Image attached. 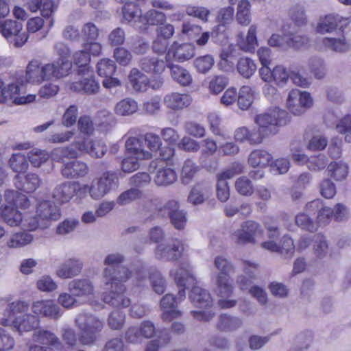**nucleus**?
Masks as SVG:
<instances>
[{"label":"nucleus","mask_w":351,"mask_h":351,"mask_svg":"<svg viewBox=\"0 0 351 351\" xmlns=\"http://www.w3.org/2000/svg\"><path fill=\"white\" fill-rule=\"evenodd\" d=\"M54 51L60 56L54 62L43 64L38 60H32L28 63L25 73L28 82L40 84L43 82L55 81L69 75L72 64L65 59L69 52L67 45L58 42L54 45Z\"/></svg>","instance_id":"obj_1"},{"label":"nucleus","mask_w":351,"mask_h":351,"mask_svg":"<svg viewBox=\"0 0 351 351\" xmlns=\"http://www.w3.org/2000/svg\"><path fill=\"white\" fill-rule=\"evenodd\" d=\"M76 326L81 331L80 340L84 345H90L96 341V334L101 331L104 323L97 317L87 313H80L75 318Z\"/></svg>","instance_id":"obj_2"},{"label":"nucleus","mask_w":351,"mask_h":351,"mask_svg":"<svg viewBox=\"0 0 351 351\" xmlns=\"http://www.w3.org/2000/svg\"><path fill=\"white\" fill-rule=\"evenodd\" d=\"M118 184L119 180L116 173L106 171L99 177L93 180L90 185L85 184L83 188L88 191L92 199L99 200L116 189Z\"/></svg>","instance_id":"obj_3"},{"label":"nucleus","mask_w":351,"mask_h":351,"mask_svg":"<svg viewBox=\"0 0 351 351\" xmlns=\"http://www.w3.org/2000/svg\"><path fill=\"white\" fill-rule=\"evenodd\" d=\"M263 232L262 226L258 223L247 220L241 223L239 228L230 234V239L238 245L255 244L257 239L262 237Z\"/></svg>","instance_id":"obj_4"},{"label":"nucleus","mask_w":351,"mask_h":351,"mask_svg":"<svg viewBox=\"0 0 351 351\" xmlns=\"http://www.w3.org/2000/svg\"><path fill=\"white\" fill-rule=\"evenodd\" d=\"M285 111L278 108L269 109L267 112L258 114L254 118L256 124L265 131L268 134H275L277 128L286 123Z\"/></svg>","instance_id":"obj_5"},{"label":"nucleus","mask_w":351,"mask_h":351,"mask_svg":"<svg viewBox=\"0 0 351 351\" xmlns=\"http://www.w3.org/2000/svg\"><path fill=\"white\" fill-rule=\"evenodd\" d=\"M78 75L77 81L68 82L67 88L76 93H83L86 95H95L99 90V84L95 80L92 72L88 69Z\"/></svg>","instance_id":"obj_6"},{"label":"nucleus","mask_w":351,"mask_h":351,"mask_svg":"<svg viewBox=\"0 0 351 351\" xmlns=\"http://www.w3.org/2000/svg\"><path fill=\"white\" fill-rule=\"evenodd\" d=\"M184 250V243L178 239H171L157 245L155 256L158 260L174 261L179 259Z\"/></svg>","instance_id":"obj_7"},{"label":"nucleus","mask_w":351,"mask_h":351,"mask_svg":"<svg viewBox=\"0 0 351 351\" xmlns=\"http://www.w3.org/2000/svg\"><path fill=\"white\" fill-rule=\"evenodd\" d=\"M313 104V99L307 92L292 90L287 99V107L295 115H300Z\"/></svg>","instance_id":"obj_8"},{"label":"nucleus","mask_w":351,"mask_h":351,"mask_svg":"<svg viewBox=\"0 0 351 351\" xmlns=\"http://www.w3.org/2000/svg\"><path fill=\"white\" fill-rule=\"evenodd\" d=\"M40 318L30 313L19 315L10 322L8 318L1 320V324L4 326H12L14 330L18 332L21 335L25 332L35 330L40 324Z\"/></svg>","instance_id":"obj_9"},{"label":"nucleus","mask_w":351,"mask_h":351,"mask_svg":"<svg viewBox=\"0 0 351 351\" xmlns=\"http://www.w3.org/2000/svg\"><path fill=\"white\" fill-rule=\"evenodd\" d=\"M23 29V24L12 19H7L0 21V32L5 38L16 36L14 46L22 47L27 40L28 36L23 34H19Z\"/></svg>","instance_id":"obj_10"},{"label":"nucleus","mask_w":351,"mask_h":351,"mask_svg":"<svg viewBox=\"0 0 351 351\" xmlns=\"http://www.w3.org/2000/svg\"><path fill=\"white\" fill-rule=\"evenodd\" d=\"M126 287L124 285H110V291L102 294L103 301L114 307H128L130 303V299L125 293Z\"/></svg>","instance_id":"obj_11"},{"label":"nucleus","mask_w":351,"mask_h":351,"mask_svg":"<svg viewBox=\"0 0 351 351\" xmlns=\"http://www.w3.org/2000/svg\"><path fill=\"white\" fill-rule=\"evenodd\" d=\"M305 210L309 213H313V215L317 214L315 221L317 228L327 225L333 216V210L330 207L325 206L320 199L308 202L305 206Z\"/></svg>","instance_id":"obj_12"},{"label":"nucleus","mask_w":351,"mask_h":351,"mask_svg":"<svg viewBox=\"0 0 351 351\" xmlns=\"http://www.w3.org/2000/svg\"><path fill=\"white\" fill-rule=\"evenodd\" d=\"M31 310L36 316H42L52 319H58L61 316L60 308L51 300H37L32 303Z\"/></svg>","instance_id":"obj_13"},{"label":"nucleus","mask_w":351,"mask_h":351,"mask_svg":"<svg viewBox=\"0 0 351 351\" xmlns=\"http://www.w3.org/2000/svg\"><path fill=\"white\" fill-rule=\"evenodd\" d=\"M25 87L23 84L18 82L12 83L7 86H4L3 97H5V102L8 99H13L14 104H27L34 101L36 99V95L29 94L24 96Z\"/></svg>","instance_id":"obj_14"},{"label":"nucleus","mask_w":351,"mask_h":351,"mask_svg":"<svg viewBox=\"0 0 351 351\" xmlns=\"http://www.w3.org/2000/svg\"><path fill=\"white\" fill-rule=\"evenodd\" d=\"M132 276V271L125 266H117L114 269L104 268L103 277L106 286L124 285Z\"/></svg>","instance_id":"obj_15"},{"label":"nucleus","mask_w":351,"mask_h":351,"mask_svg":"<svg viewBox=\"0 0 351 351\" xmlns=\"http://www.w3.org/2000/svg\"><path fill=\"white\" fill-rule=\"evenodd\" d=\"M348 23V19H344L339 14H328L319 19L316 31L320 34L330 33L337 28L341 29Z\"/></svg>","instance_id":"obj_16"},{"label":"nucleus","mask_w":351,"mask_h":351,"mask_svg":"<svg viewBox=\"0 0 351 351\" xmlns=\"http://www.w3.org/2000/svg\"><path fill=\"white\" fill-rule=\"evenodd\" d=\"M89 171L87 164L80 160H71L64 163L61 168L62 176L67 179L85 177Z\"/></svg>","instance_id":"obj_17"},{"label":"nucleus","mask_w":351,"mask_h":351,"mask_svg":"<svg viewBox=\"0 0 351 351\" xmlns=\"http://www.w3.org/2000/svg\"><path fill=\"white\" fill-rule=\"evenodd\" d=\"M171 56L178 61L183 62L195 56V47L190 43L178 44L174 43L165 56L167 62L169 61Z\"/></svg>","instance_id":"obj_18"},{"label":"nucleus","mask_w":351,"mask_h":351,"mask_svg":"<svg viewBox=\"0 0 351 351\" xmlns=\"http://www.w3.org/2000/svg\"><path fill=\"white\" fill-rule=\"evenodd\" d=\"M150 167L156 169L154 181L156 185L160 186H167L173 184L177 180L176 171L168 166L157 167L156 162H152Z\"/></svg>","instance_id":"obj_19"},{"label":"nucleus","mask_w":351,"mask_h":351,"mask_svg":"<svg viewBox=\"0 0 351 351\" xmlns=\"http://www.w3.org/2000/svg\"><path fill=\"white\" fill-rule=\"evenodd\" d=\"M82 153L89 154L95 158H101L107 152V146L101 140H88L83 138V143H77Z\"/></svg>","instance_id":"obj_20"},{"label":"nucleus","mask_w":351,"mask_h":351,"mask_svg":"<svg viewBox=\"0 0 351 351\" xmlns=\"http://www.w3.org/2000/svg\"><path fill=\"white\" fill-rule=\"evenodd\" d=\"M77 190V183L69 181L64 182L56 186L52 193V197L58 202H69L75 195Z\"/></svg>","instance_id":"obj_21"},{"label":"nucleus","mask_w":351,"mask_h":351,"mask_svg":"<svg viewBox=\"0 0 351 351\" xmlns=\"http://www.w3.org/2000/svg\"><path fill=\"white\" fill-rule=\"evenodd\" d=\"M177 304L176 298L172 294L167 293L161 298L160 306L163 311L161 317L165 322H169L181 316V312L176 309Z\"/></svg>","instance_id":"obj_22"},{"label":"nucleus","mask_w":351,"mask_h":351,"mask_svg":"<svg viewBox=\"0 0 351 351\" xmlns=\"http://www.w3.org/2000/svg\"><path fill=\"white\" fill-rule=\"evenodd\" d=\"M192 100L191 96L189 94L172 92L165 96L164 104L171 110H180L189 106Z\"/></svg>","instance_id":"obj_23"},{"label":"nucleus","mask_w":351,"mask_h":351,"mask_svg":"<svg viewBox=\"0 0 351 351\" xmlns=\"http://www.w3.org/2000/svg\"><path fill=\"white\" fill-rule=\"evenodd\" d=\"M125 148L128 154L140 160H149L153 154L145 147V143L141 138L130 137L125 142Z\"/></svg>","instance_id":"obj_24"},{"label":"nucleus","mask_w":351,"mask_h":351,"mask_svg":"<svg viewBox=\"0 0 351 351\" xmlns=\"http://www.w3.org/2000/svg\"><path fill=\"white\" fill-rule=\"evenodd\" d=\"M82 262L77 258H69L62 263L56 271V275L62 279L72 278L80 274Z\"/></svg>","instance_id":"obj_25"},{"label":"nucleus","mask_w":351,"mask_h":351,"mask_svg":"<svg viewBox=\"0 0 351 351\" xmlns=\"http://www.w3.org/2000/svg\"><path fill=\"white\" fill-rule=\"evenodd\" d=\"M37 217L48 226L51 221H56L60 216V210L56 205L50 201H43L37 207Z\"/></svg>","instance_id":"obj_26"},{"label":"nucleus","mask_w":351,"mask_h":351,"mask_svg":"<svg viewBox=\"0 0 351 351\" xmlns=\"http://www.w3.org/2000/svg\"><path fill=\"white\" fill-rule=\"evenodd\" d=\"M170 276L173 278L179 287H188L195 282V279L188 264L182 263L177 268L171 269Z\"/></svg>","instance_id":"obj_27"},{"label":"nucleus","mask_w":351,"mask_h":351,"mask_svg":"<svg viewBox=\"0 0 351 351\" xmlns=\"http://www.w3.org/2000/svg\"><path fill=\"white\" fill-rule=\"evenodd\" d=\"M69 290L73 295L86 298L94 293V285L87 278L75 279L69 283Z\"/></svg>","instance_id":"obj_28"},{"label":"nucleus","mask_w":351,"mask_h":351,"mask_svg":"<svg viewBox=\"0 0 351 351\" xmlns=\"http://www.w3.org/2000/svg\"><path fill=\"white\" fill-rule=\"evenodd\" d=\"M167 66L170 70V75L173 80L181 86H189L193 83V77L186 68L171 62H168Z\"/></svg>","instance_id":"obj_29"},{"label":"nucleus","mask_w":351,"mask_h":351,"mask_svg":"<svg viewBox=\"0 0 351 351\" xmlns=\"http://www.w3.org/2000/svg\"><path fill=\"white\" fill-rule=\"evenodd\" d=\"M34 343L45 346H57L60 344L59 338L51 330L45 328H36L32 335Z\"/></svg>","instance_id":"obj_30"},{"label":"nucleus","mask_w":351,"mask_h":351,"mask_svg":"<svg viewBox=\"0 0 351 351\" xmlns=\"http://www.w3.org/2000/svg\"><path fill=\"white\" fill-rule=\"evenodd\" d=\"M138 109L137 101L126 97L118 101L114 107V113L119 117H129L135 114Z\"/></svg>","instance_id":"obj_31"},{"label":"nucleus","mask_w":351,"mask_h":351,"mask_svg":"<svg viewBox=\"0 0 351 351\" xmlns=\"http://www.w3.org/2000/svg\"><path fill=\"white\" fill-rule=\"evenodd\" d=\"M209 191V187L205 184H195L188 195V202L193 206L202 204L208 198Z\"/></svg>","instance_id":"obj_32"},{"label":"nucleus","mask_w":351,"mask_h":351,"mask_svg":"<svg viewBox=\"0 0 351 351\" xmlns=\"http://www.w3.org/2000/svg\"><path fill=\"white\" fill-rule=\"evenodd\" d=\"M189 298L195 306L200 308L210 306L213 303L210 293L198 286L193 287Z\"/></svg>","instance_id":"obj_33"},{"label":"nucleus","mask_w":351,"mask_h":351,"mask_svg":"<svg viewBox=\"0 0 351 351\" xmlns=\"http://www.w3.org/2000/svg\"><path fill=\"white\" fill-rule=\"evenodd\" d=\"M166 64L162 60L156 57H144L140 60V66L143 71L148 73H161L164 71Z\"/></svg>","instance_id":"obj_34"},{"label":"nucleus","mask_w":351,"mask_h":351,"mask_svg":"<svg viewBox=\"0 0 351 351\" xmlns=\"http://www.w3.org/2000/svg\"><path fill=\"white\" fill-rule=\"evenodd\" d=\"M77 143H83L82 139L76 138L69 146L56 149L53 152V157L55 160H60L61 158H75L82 154H84L79 149Z\"/></svg>","instance_id":"obj_35"},{"label":"nucleus","mask_w":351,"mask_h":351,"mask_svg":"<svg viewBox=\"0 0 351 351\" xmlns=\"http://www.w3.org/2000/svg\"><path fill=\"white\" fill-rule=\"evenodd\" d=\"M241 319L223 314L219 316L217 328L222 332H232L239 329L242 326Z\"/></svg>","instance_id":"obj_36"},{"label":"nucleus","mask_w":351,"mask_h":351,"mask_svg":"<svg viewBox=\"0 0 351 351\" xmlns=\"http://www.w3.org/2000/svg\"><path fill=\"white\" fill-rule=\"evenodd\" d=\"M272 156L265 150L255 149L248 158V163L253 167H264L271 164Z\"/></svg>","instance_id":"obj_37"},{"label":"nucleus","mask_w":351,"mask_h":351,"mask_svg":"<svg viewBox=\"0 0 351 351\" xmlns=\"http://www.w3.org/2000/svg\"><path fill=\"white\" fill-rule=\"evenodd\" d=\"M3 220L10 226H17L23 221L22 215L13 206H4L1 210Z\"/></svg>","instance_id":"obj_38"},{"label":"nucleus","mask_w":351,"mask_h":351,"mask_svg":"<svg viewBox=\"0 0 351 351\" xmlns=\"http://www.w3.org/2000/svg\"><path fill=\"white\" fill-rule=\"evenodd\" d=\"M251 5L247 0H241L239 1L236 21L239 24L243 26H247L251 22Z\"/></svg>","instance_id":"obj_39"},{"label":"nucleus","mask_w":351,"mask_h":351,"mask_svg":"<svg viewBox=\"0 0 351 351\" xmlns=\"http://www.w3.org/2000/svg\"><path fill=\"white\" fill-rule=\"evenodd\" d=\"M129 79L131 85L136 91L143 92L148 86V78L137 69H132Z\"/></svg>","instance_id":"obj_40"},{"label":"nucleus","mask_w":351,"mask_h":351,"mask_svg":"<svg viewBox=\"0 0 351 351\" xmlns=\"http://www.w3.org/2000/svg\"><path fill=\"white\" fill-rule=\"evenodd\" d=\"M33 241V236L26 232H19L10 236L7 241L9 248H19L29 244Z\"/></svg>","instance_id":"obj_41"},{"label":"nucleus","mask_w":351,"mask_h":351,"mask_svg":"<svg viewBox=\"0 0 351 351\" xmlns=\"http://www.w3.org/2000/svg\"><path fill=\"white\" fill-rule=\"evenodd\" d=\"M199 169V167L196 165L193 160L191 159L186 160L183 163L180 173V179L182 183L184 184H189Z\"/></svg>","instance_id":"obj_42"},{"label":"nucleus","mask_w":351,"mask_h":351,"mask_svg":"<svg viewBox=\"0 0 351 351\" xmlns=\"http://www.w3.org/2000/svg\"><path fill=\"white\" fill-rule=\"evenodd\" d=\"M8 302L5 309V316L10 317L19 313H23L28 311L29 305L27 302L23 300H16L12 302L7 298L1 300V302Z\"/></svg>","instance_id":"obj_43"},{"label":"nucleus","mask_w":351,"mask_h":351,"mask_svg":"<svg viewBox=\"0 0 351 351\" xmlns=\"http://www.w3.org/2000/svg\"><path fill=\"white\" fill-rule=\"evenodd\" d=\"M257 27L256 25H251L248 29L245 41L239 43L241 50L244 51L253 52L258 46L256 38Z\"/></svg>","instance_id":"obj_44"},{"label":"nucleus","mask_w":351,"mask_h":351,"mask_svg":"<svg viewBox=\"0 0 351 351\" xmlns=\"http://www.w3.org/2000/svg\"><path fill=\"white\" fill-rule=\"evenodd\" d=\"M123 16L129 23L134 25L138 21H141V10L134 3H125L123 8Z\"/></svg>","instance_id":"obj_45"},{"label":"nucleus","mask_w":351,"mask_h":351,"mask_svg":"<svg viewBox=\"0 0 351 351\" xmlns=\"http://www.w3.org/2000/svg\"><path fill=\"white\" fill-rule=\"evenodd\" d=\"M311 215L313 213H309L304 210V212L295 216V221L296 225L302 229L313 232L317 230V224L310 217Z\"/></svg>","instance_id":"obj_46"},{"label":"nucleus","mask_w":351,"mask_h":351,"mask_svg":"<svg viewBox=\"0 0 351 351\" xmlns=\"http://www.w3.org/2000/svg\"><path fill=\"white\" fill-rule=\"evenodd\" d=\"M228 77L223 75H217L210 77L207 88L210 94L218 95L228 86Z\"/></svg>","instance_id":"obj_47"},{"label":"nucleus","mask_w":351,"mask_h":351,"mask_svg":"<svg viewBox=\"0 0 351 351\" xmlns=\"http://www.w3.org/2000/svg\"><path fill=\"white\" fill-rule=\"evenodd\" d=\"M214 265L219 271L217 276L230 277V274L234 271L232 263L222 256H217L215 258Z\"/></svg>","instance_id":"obj_48"},{"label":"nucleus","mask_w":351,"mask_h":351,"mask_svg":"<svg viewBox=\"0 0 351 351\" xmlns=\"http://www.w3.org/2000/svg\"><path fill=\"white\" fill-rule=\"evenodd\" d=\"M238 72L245 78H250L256 71L254 61L248 58H241L238 61Z\"/></svg>","instance_id":"obj_49"},{"label":"nucleus","mask_w":351,"mask_h":351,"mask_svg":"<svg viewBox=\"0 0 351 351\" xmlns=\"http://www.w3.org/2000/svg\"><path fill=\"white\" fill-rule=\"evenodd\" d=\"M309 38L303 34H290L287 37V48L300 49L309 45Z\"/></svg>","instance_id":"obj_50"},{"label":"nucleus","mask_w":351,"mask_h":351,"mask_svg":"<svg viewBox=\"0 0 351 351\" xmlns=\"http://www.w3.org/2000/svg\"><path fill=\"white\" fill-rule=\"evenodd\" d=\"M323 44L330 49L339 53L346 52L350 49V44L344 37L339 38H324Z\"/></svg>","instance_id":"obj_51"},{"label":"nucleus","mask_w":351,"mask_h":351,"mask_svg":"<svg viewBox=\"0 0 351 351\" xmlns=\"http://www.w3.org/2000/svg\"><path fill=\"white\" fill-rule=\"evenodd\" d=\"M215 60L211 55H205L195 58L193 66L197 72L202 74L207 73L213 66Z\"/></svg>","instance_id":"obj_52"},{"label":"nucleus","mask_w":351,"mask_h":351,"mask_svg":"<svg viewBox=\"0 0 351 351\" xmlns=\"http://www.w3.org/2000/svg\"><path fill=\"white\" fill-rule=\"evenodd\" d=\"M125 315L122 311L116 309L110 313L107 319V324L112 330H119L125 324Z\"/></svg>","instance_id":"obj_53"},{"label":"nucleus","mask_w":351,"mask_h":351,"mask_svg":"<svg viewBox=\"0 0 351 351\" xmlns=\"http://www.w3.org/2000/svg\"><path fill=\"white\" fill-rule=\"evenodd\" d=\"M329 175L336 180H342L346 178L348 173V167L346 164L341 162H331L328 166Z\"/></svg>","instance_id":"obj_54"},{"label":"nucleus","mask_w":351,"mask_h":351,"mask_svg":"<svg viewBox=\"0 0 351 351\" xmlns=\"http://www.w3.org/2000/svg\"><path fill=\"white\" fill-rule=\"evenodd\" d=\"M9 166L14 172H23L28 168L26 157L20 153L13 154L9 160Z\"/></svg>","instance_id":"obj_55"},{"label":"nucleus","mask_w":351,"mask_h":351,"mask_svg":"<svg viewBox=\"0 0 351 351\" xmlns=\"http://www.w3.org/2000/svg\"><path fill=\"white\" fill-rule=\"evenodd\" d=\"M217 292L221 298L230 296L232 293L230 277L217 276Z\"/></svg>","instance_id":"obj_56"},{"label":"nucleus","mask_w":351,"mask_h":351,"mask_svg":"<svg viewBox=\"0 0 351 351\" xmlns=\"http://www.w3.org/2000/svg\"><path fill=\"white\" fill-rule=\"evenodd\" d=\"M238 106L241 110H247L253 102V95L249 86H243L237 93Z\"/></svg>","instance_id":"obj_57"},{"label":"nucleus","mask_w":351,"mask_h":351,"mask_svg":"<svg viewBox=\"0 0 351 351\" xmlns=\"http://www.w3.org/2000/svg\"><path fill=\"white\" fill-rule=\"evenodd\" d=\"M166 20L164 13L155 10L147 11L142 17L141 21L150 25H158L162 24Z\"/></svg>","instance_id":"obj_58"},{"label":"nucleus","mask_w":351,"mask_h":351,"mask_svg":"<svg viewBox=\"0 0 351 351\" xmlns=\"http://www.w3.org/2000/svg\"><path fill=\"white\" fill-rule=\"evenodd\" d=\"M28 158L31 164L35 167H40L48 160L49 156L45 150L37 148L32 149L28 152Z\"/></svg>","instance_id":"obj_59"},{"label":"nucleus","mask_w":351,"mask_h":351,"mask_svg":"<svg viewBox=\"0 0 351 351\" xmlns=\"http://www.w3.org/2000/svg\"><path fill=\"white\" fill-rule=\"evenodd\" d=\"M116 68L114 62L107 58L100 60L97 64L98 75L104 77L112 76L114 73Z\"/></svg>","instance_id":"obj_60"},{"label":"nucleus","mask_w":351,"mask_h":351,"mask_svg":"<svg viewBox=\"0 0 351 351\" xmlns=\"http://www.w3.org/2000/svg\"><path fill=\"white\" fill-rule=\"evenodd\" d=\"M149 280L153 290L158 294H162L165 291L166 281L161 274L157 270H153L149 275Z\"/></svg>","instance_id":"obj_61"},{"label":"nucleus","mask_w":351,"mask_h":351,"mask_svg":"<svg viewBox=\"0 0 351 351\" xmlns=\"http://www.w3.org/2000/svg\"><path fill=\"white\" fill-rule=\"evenodd\" d=\"M99 35V28L92 22L86 23L81 29V36L85 42L96 40Z\"/></svg>","instance_id":"obj_62"},{"label":"nucleus","mask_w":351,"mask_h":351,"mask_svg":"<svg viewBox=\"0 0 351 351\" xmlns=\"http://www.w3.org/2000/svg\"><path fill=\"white\" fill-rule=\"evenodd\" d=\"M141 197V192L136 189H130L121 193L117 198V203L120 206H125L139 199Z\"/></svg>","instance_id":"obj_63"},{"label":"nucleus","mask_w":351,"mask_h":351,"mask_svg":"<svg viewBox=\"0 0 351 351\" xmlns=\"http://www.w3.org/2000/svg\"><path fill=\"white\" fill-rule=\"evenodd\" d=\"M328 250V242L324 236L317 234L314 237L313 251L318 258L324 257Z\"/></svg>","instance_id":"obj_64"}]
</instances>
